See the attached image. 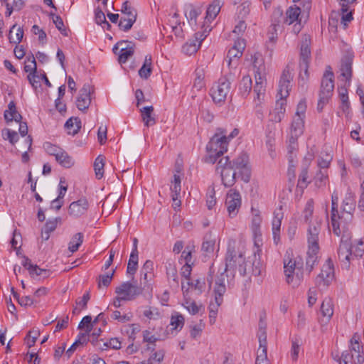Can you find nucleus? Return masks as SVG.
I'll list each match as a JSON object with an SVG mask.
<instances>
[{
  "label": "nucleus",
  "mask_w": 364,
  "mask_h": 364,
  "mask_svg": "<svg viewBox=\"0 0 364 364\" xmlns=\"http://www.w3.org/2000/svg\"><path fill=\"white\" fill-rule=\"evenodd\" d=\"M44 148L46 151V152L52 156H54L55 159H58V155L60 154V151L63 150L61 148L52 144L50 142H46L44 144Z\"/></svg>",
  "instance_id": "59"
},
{
  "label": "nucleus",
  "mask_w": 364,
  "mask_h": 364,
  "mask_svg": "<svg viewBox=\"0 0 364 364\" xmlns=\"http://www.w3.org/2000/svg\"><path fill=\"white\" fill-rule=\"evenodd\" d=\"M241 196L239 191L235 189H230L227 193L225 204L231 218L237 215L241 207Z\"/></svg>",
  "instance_id": "15"
},
{
  "label": "nucleus",
  "mask_w": 364,
  "mask_h": 364,
  "mask_svg": "<svg viewBox=\"0 0 364 364\" xmlns=\"http://www.w3.org/2000/svg\"><path fill=\"white\" fill-rule=\"evenodd\" d=\"M87 333H80L78 335L77 339L73 343V345L67 350L66 355L68 358L71 356V355L76 350L77 347L79 346H83L88 342V339L87 338Z\"/></svg>",
  "instance_id": "38"
},
{
  "label": "nucleus",
  "mask_w": 364,
  "mask_h": 364,
  "mask_svg": "<svg viewBox=\"0 0 364 364\" xmlns=\"http://www.w3.org/2000/svg\"><path fill=\"white\" fill-rule=\"evenodd\" d=\"M283 217L282 206L280 205L279 208L274 212V218L272 220V234L275 244H278L280 241V228Z\"/></svg>",
  "instance_id": "20"
},
{
  "label": "nucleus",
  "mask_w": 364,
  "mask_h": 364,
  "mask_svg": "<svg viewBox=\"0 0 364 364\" xmlns=\"http://www.w3.org/2000/svg\"><path fill=\"white\" fill-rule=\"evenodd\" d=\"M134 53V45L129 42L126 46H122L119 54V63H125Z\"/></svg>",
  "instance_id": "28"
},
{
  "label": "nucleus",
  "mask_w": 364,
  "mask_h": 364,
  "mask_svg": "<svg viewBox=\"0 0 364 364\" xmlns=\"http://www.w3.org/2000/svg\"><path fill=\"white\" fill-rule=\"evenodd\" d=\"M50 16H52L55 27L61 32L63 35L67 36L68 33L66 32V29L65 28L62 18L60 16H56L53 13L50 14Z\"/></svg>",
  "instance_id": "58"
},
{
  "label": "nucleus",
  "mask_w": 364,
  "mask_h": 364,
  "mask_svg": "<svg viewBox=\"0 0 364 364\" xmlns=\"http://www.w3.org/2000/svg\"><path fill=\"white\" fill-rule=\"evenodd\" d=\"M252 269L249 275H254L255 277L260 275L262 264L257 259L256 255H254V259L251 262Z\"/></svg>",
  "instance_id": "64"
},
{
  "label": "nucleus",
  "mask_w": 364,
  "mask_h": 364,
  "mask_svg": "<svg viewBox=\"0 0 364 364\" xmlns=\"http://www.w3.org/2000/svg\"><path fill=\"white\" fill-rule=\"evenodd\" d=\"M311 58L310 40L305 37L301 45L300 48V62L299 67L301 71L304 70L306 79L309 77V67Z\"/></svg>",
  "instance_id": "16"
},
{
  "label": "nucleus",
  "mask_w": 364,
  "mask_h": 364,
  "mask_svg": "<svg viewBox=\"0 0 364 364\" xmlns=\"http://www.w3.org/2000/svg\"><path fill=\"white\" fill-rule=\"evenodd\" d=\"M171 183H173V186L171 187L172 195L175 196V200H176L177 196H180V193L181 191V180L180 176L177 173H174L173 181Z\"/></svg>",
  "instance_id": "55"
},
{
  "label": "nucleus",
  "mask_w": 364,
  "mask_h": 364,
  "mask_svg": "<svg viewBox=\"0 0 364 364\" xmlns=\"http://www.w3.org/2000/svg\"><path fill=\"white\" fill-rule=\"evenodd\" d=\"M165 267L168 279H172V281L178 285V277L174 261L171 259H168L165 262Z\"/></svg>",
  "instance_id": "30"
},
{
  "label": "nucleus",
  "mask_w": 364,
  "mask_h": 364,
  "mask_svg": "<svg viewBox=\"0 0 364 364\" xmlns=\"http://www.w3.org/2000/svg\"><path fill=\"white\" fill-rule=\"evenodd\" d=\"M118 200L117 196L109 193L102 204V213L109 215L117 208Z\"/></svg>",
  "instance_id": "24"
},
{
  "label": "nucleus",
  "mask_w": 364,
  "mask_h": 364,
  "mask_svg": "<svg viewBox=\"0 0 364 364\" xmlns=\"http://www.w3.org/2000/svg\"><path fill=\"white\" fill-rule=\"evenodd\" d=\"M355 209V196L351 193H348L342 202L341 211L339 213L340 216L343 218L345 220H352L353 213Z\"/></svg>",
  "instance_id": "18"
},
{
  "label": "nucleus",
  "mask_w": 364,
  "mask_h": 364,
  "mask_svg": "<svg viewBox=\"0 0 364 364\" xmlns=\"http://www.w3.org/2000/svg\"><path fill=\"white\" fill-rule=\"evenodd\" d=\"M304 260L297 255L294 257L292 254L287 252L284 258V269L287 282L293 287L300 285L304 279Z\"/></svg>",
  "instance_id": "2"
},
{
  "label": "nucleus",
  "mask_w": 364,
  "mask_h": 364,
  "mask_svg": "<svg viewBox=\"0 0 364 364\" xmlns=\"http://www.w3.org/2000/svg\"><path fill=\"white\" fill-rule=\"evenodd\" d=\"M228 145L227 131L223 128H218L207 144V150L212 154L206 159L205 161L215 164L218 159L228 151Z\"/></svg>",
  "instance_id": "4"
},
{
  "label": "nucleus",
  "mask_w": 364,
  "mask_h": 364,
  "mask_svg": "<svg viewBox=\"0 0 364 364\" xmlns=\"http://www.w3.org/2000/svg\"><path fill=\"white\" fill-rule=\"evenodd\" d=\"M196 77L193 85V92L195 90L200 91L205 86L203 70L197 68L196 70Z\"/></svg>",
  "instance_id": "41"
},
{
  "label": "nucleus",
  "mask_w": 364,
  "mask_h": 364,
  "mask_svg": "<svg viewBox=\"0 0 364 364\" xmlns=\"http://www.w3.org/2000/svg\"><path fill=\"white\" fill-rule=\"evenodd\" d=\"M199 45H197L196 42L191 41L187 42L182 48L183 51L188 55H192L197 52L199 48Z\"/></svg>",
  "instance_id": "61"
},
{
  "label": "nucleus",
  "mask_w": 364,
  "mask_h": 364,
  "mask_svg": "<svg viewBox=\"0 0 364 364\" xmlns=\"http://www.w3.org/2000/svg\"><path fill=\"white\" fill-rule=\"evenodd\" d=\"M292 79L293 75L290 70L289 66L287 65L283 70L279 80L278 95L280 96V100H277L276 103L277 107H279V108L277 107L276 109L279 110L276 114H271L272 116L274 115V117L272 118V121L279 122L284 114V106L286 105L285 98L289 95V90H291L290 83Z\"/></svg>",
  "instance_id": "3"
},
{
  "label": "nucleus",
  "mask_w": 364,
  "mask_h": 364,
  "mask_svg": "<svg viewBox=\"0 0 364 364\" xmlns=\"http://www.w3.org/2000/svg\"><path fill=\"white\" fill-rule=\"evenodd\" d=\"M93 92V87L90 85H83L76 100V106L79 110L85 112L88 109L91 103V94Z\"/></svg>",
  "instance_id": "17"
},
{
  "label": "nucleus",
  "mask_w": 364,
  "mask_h": 364,
  "mask_svg": "<svg viewBox=\"0 0 364 364\" xmlns=\"http://www.w3.org/2000/svg\"><path fill=\"white\" fill-rule=\"evenodd\" d=\"M318 251H312L311 248L309 247L307 252V257L306 259V269L310 273L313 269L315 264L317 262L318 254Z\"/></svg>",
  "instance_id": "39"
},
{
  "label": "nucleus",
  "mask_w": 364,
  "mask_h": 364,
  "mask_svg": "<svg viewBox=\"0 0 364 364\" xmlns=\"http://www.w3.org/2000/svg\"><path fill=\"white\" fill-rule=\"evenodd\" d=\"M334 75L331 70V66H327L325 73L323 74L321 90L319 93V100L318 102V109H321L323 105L328 102L329 97L334 88Z\"/></svg>",
  "instance_id": "5"
},
{
  "label": "nucleus",
  "mask_w": 364,
  "mask_h": 364,
  "mask_svg": "<svg viewBox=\"0 0 364 364\" xmlns=\"http://www.w3.org/2000/svg\"><path fill=\"white\" fill-rule=\"evenodd\" d=\"M8 110L4 112V119L6 122H20L22 119V116L16 110V104L14 101H11L8 105Z\"/></svg>",
  "instance_id": "25"
},
{
  "label": "nucleus",
  "mask_w": 364,
  "mask_h": 364,
  "mask_svg": "<svg viewBox=\"0 0 364 364\" xmlns=\"http://www.w3.org/2000/svg\"><path fill=\"white\" fill-rule=\"evenodd\" d=\"M220 11V0H214L213 3L207 9L205 19L208 21L213 20L219 14Z\"/></svg>",
  "instance_id": "35"
},
{
  "label": "nucleus",
  "mask_w": 364,
  "mask_h": 364,
  "mask_svg": "<svg viewBox=\"0 0 364 364\" xmlns=\"http://www.w3.org/2000/svg\"><path fill=\"white\" fill-rule=\"evenodd\" d=\"M60 218H56L54 220L46 222L41 231V237L43 240H48L49 239L50 233L55 230L58 222L60 221Z\"/></svg>",
  "instance_id": "33"
},
{
  "label": "nucleus",
  "mask_w": 364,
  "mask_h": 364,
  "mask_svg": "<svg viewBox=\"0 0 364 364\" xmlns=\"http://www.w3.org/2000/svg\"><path fill=\"white\" fill-rule=\"evenodd\" d=\"M140 111L145 126L149 127L156 124L155 118L151 116L154 112V107L152 106L144 107L141 109Z\"/></svg>",
  "instance_id": "32"
},
{
  "label": "nucleus",
  "mask_w": 364,
  "mask_h": 364,
  "mask_svg": "<svg viewBox=\"0 0 364 364\" xmlns=\"http://www.w3.org/2000/svg\"><path fill=\"white\" fill-rule=\"evenodd\" d=\"M2 136L4 139H8L13 145L18 140V133L9 129H3Z\"/></svg>",
  "instance_id": "56"
},
{
  "label": "nucleus",
  "mask_w": 364,
  "mask_h": 364,
  "mask_svg": "<svg viewBox=\"0 0 364 364\" xmlns=\"http://www.w3.org/2000/svg\"><path fill=\"white\" fill-rule=\"evenodd\" d=\"M223 278H218L215 282V287L214 288L215 300L217 306H220L223 302V296L226 291L225 284L224 283L223 274H221Z\"/></svg>",
  "instance_id": "23"
},
{
  "label": "nucleus",
  "mask_w": 364,
  "mask_h": 364,
  "mask_svg": "<svg viewBox=\"0 0 364 364\" xmlns=\"http://www.w3.org/2000/svg\"><path fill=\"white\" fill-rule=\"evenodd\" d=\"M215 239L211 234H207L203 238L201 250L206 254H210L214 251Z\"/></svg>",
  "instance_id": "37"
},
{
  "label": "nucleus",
  "mask_w": 364,
  "mask_h": 364,
  "mask_svg": "<svg viewBox=\"0 0 364 364\" xmlns=\"http://www.w3.org/2000/svg\"><path fill=\"white\" fill-rule=\"evenodd\" d=\"M95 21L97 24L107 26V29H109L111 25L107 22L105 18V14L102 12L101 9H97L95 11Z\"/></svg>",
  "instance_id": "63"
},
{
  "label": "nucleus",
  "mask_w": 364,
  "mask_h": 364,
  "mask_svg": "<svg viewBox=\"0 0 364 364\" xmlns=\"http://www.w3.org/2000/svg\"><path fill=\"white\" fill-rule=\"evenodd\" d=\"M89 208V203L85 198H81L77 201L71 203L69 205V214L73 217H80L84 215Z\"/></svg>",
  "instance_id": "19"
},
{
  "label": "nucleus",
  "mask_w": 364,
  "mask_h": 364,
  "mask_svg": "<svg viewBox=\"0 0 364 364\" xmlns=\"http://www.w3.org/2000/svg\"><path fill=\"white\" fill-rule=\"evenodd\" d=\"M322 316L329 321L333 314V304L331 299H325L321 306Z\"/></svg>",
  "instance_id": "36"
},
{
  "label": "nucleus",
  "mask_w": 364,
  "mask_h": 364,
  "mask_svg": "<svg viewBox=\"0 0 364 364\" xmlns=\"http://www.w3.org/2000/svg\"><path fill=\"white\" fill-rule=\"evenodd\" d=\"M32 269H30V274L33 277L42 276L43 278H47L50 276V271L46 269H41L38 265L31 266Z\"/></svg>",
  "instance_id": "57"
},
{
  "label": "nucleus",
  "mask_w": 364,
  "mask_h": 364,
  "mask_svg": "<svg viewBox=\"0 0 364 364\" xmlns=\"http://www.w3.org/2000/svg\"><path fill=\"white\" fill-rule=\"evenodd\" d=\"M93 322H92V317L90 316H85L82 318V321L78 325L79 329H85L87 336H89L93 328Z\"/></svg>",
  "instance_id": "52"
},
{
  "label": "nucleus",
  "mask_w": 364,
  "mask_h": 364,
  "mask_svg": "<svg viewBox=\"0 0 364 364\" xmlns=\"http://www.w3.org/2000/svg\"><path fill=\"white\" fill-rule=\"evenodd\" d=\"M321 229V220L315 218L309 223L307 230L308 247L311 248L312 251H318L319 234Z\"/></svg>",
  "instance_id": "11"
},
{
  "label": "nucleus",
  "mask_w": 364,
  "mask_h": 364,
  "mask_svg": "<svg viewBox=\"0 0 364 364\" xmlns=\"http://www.w3.org/2000/svg\"><path fill=\"white\" fill-rule=\"evenodd\" d=\"M83 242V234L77 232L75 234L69 242L68 250L72 253L76 252Z\"/></svg>",
  "instance_id": "43"
},
{
  "label": "nucleus",
  "mask_w": 364,
  "mask_h": 364,
  "mask_svg": "<svg viewBox=\"0 0 364 364\" xmlns=\"http://www.w3.org/2000/svg\"><path fill=\"white\" fill-rule=\"evenodd\" d=\"M122 12L124 15L122 16L119 22V27L120 30L128 31L132 27L134 23L136 20L137 13L136 11L128 4V1L124 2L122 6Z\"/></svg>",
  "instance_id": "12"
},
{
  "label": "nucleus",
  "mask_w": 364,
  "mask_h": 364,
  "mask_svg": "<svg viewBox=\"0 0 364 364\" xmlns=\"http://www.w3.org/2000/svg\"><path fill=\"white\" fill-rule=\"evenodd\" d=\"M315 185L321 188L326 185L328 181L327 171L325 169H321L316 173L314 178Z\"/></svg>",
  "instance_id": "49"
},
{
  "label": "nucleus",
  "mask_w": 364,
  "mask_h": 364,
  "mask_svg": "<svg viewBox=\"0 0 364 364\" xmlns=\"http://www.w3.org/2000/svg\"><path fill=\"white\" fill-rule=\"evenodd\" d=\"M193 252H195V245L193 244L187 245L181 254V258L184 259L185 264H193L192 260Z\"/></svg>",
  "instance_id": "47"
},
{
  "label": "nucleus",
  "mask_w": 364,
  "mask_h": 364,
  "mask_svg": "<svg viewBox=\"0 0 364 364\" xmlns=\"http://www.w3.org/2000/svg\"><path fill=\"white\" fill-rule=\"evenodd\" d=\"M216 170L220 173L222 183L225 187H232L235 183L236 171L232 166L228 156L218 161Z\"/></svg>",
  "instance_id": "7"
},
{
  "label": "nucleus",
  "mask_w": 364,
  "mask_h": 364,
  "mask_svg": "<svg viewBox=\"0 0 364 364\" xmlns=\"http://www.w3.org/2000/svg\"><path fill=\"white\" fill-rule=\"evenodd\" d=\"M301 341L299 338H294L291 340V348L290 351V355L291 360L294 362H296L298 360L299 353L300 350V347L301 346Z\"/></svg>",
  "instance_id": "48"
},
{
  "label": "nucleus",
  "mask_w": 364,
  "mask_h": 364,
  "mask_svg": "<svg viewBox=\"0 0 364 364\" xmlns=\"http://www.w3.org/2000/svg\"><path fill=\"white\" fill-rule=\"evenodd\" d=\"M185 318L184 316L178 313H176L175 315H172L171 317L170 325L173 326V329L181 330L184 325Z\"/></svg>",
  "instance_id": "50"
},
{
  "label": "nucleus",
  "mask_w": 364,
  "mask_h": 364,
  "mask_svg": "<svg viewBox=\"0 0 364 364\" xmlns=\"http://www.w3.org/2000/svg\"><path fill=\"white\" fill-rule=\"evenodd\" d=\"M138 267V254L131 252L129 259L127 264V273L134 275Z\"/></svg>",
  "instance_id": "46"
},
{
  "label": "nucleus",
  "mask_w": 364,
  "mask_h": 364,
  "mask_svg": "<svg viewBox=\"0 0 364 364\" xmlns=\"http://www.w3.org/2000/svg\"><path fill=\"white\" fill-rule=\"evenodd\" d=\"M334 278V268L331 259L328 258L323 266L321 273L316 278L318 287H328Z\"/></svg>",
  "instance_id": "13"
},
{
  "label": "nucleus",
  "mask_w": 364,
  "mask_h": 364,
  "mask_svg": "<svg viewBox=\"0 0 364 364\" xmlns=\"http://www.w3.org/2000/svg\"><path fill=\"white\" fill-rule=\"evenodd\" d=\"M232 163L234 170L238 171L241 179L247 183L250 180L251 169L249 166V157L245 153H241Z\"/></svg>",
  "instance_id": "10"
},
{
  "label": "nucleus",
  "mask_w": 364,
  "mask_h": 364,
  "mask_svg": "<svg viewBox=\"0 0 364 364\" xmlns=\"http://www.w3.org/2000/svg\"><path fill=\"white\" fill-rule=\"evenodd\" d=\"M252 81L249 75H245L239 82L238 89L240 95L246 97L252 90Z\"/></svg>",
  "instance_id": "26"
},
{
  "label": "nucleus",
  "mask_w": 364,
  "mask_h": 364,
  "mask_svg": "<svg viewBox=\"0 0 364 364\" xmlns=\"http://www.w3.org/2000/svg\"><path fill=\"white\" fill-rule=\"evenodd\" d=\"M308 169L307 168H304L301 170L299 179L297 186L301 188H305L308 183H309L308 181Z\"/></svg>",
  "instance_id": "62"
},
{
  "label": "nucleus",
  "mask_w": 364,
  "mask_h": 364,
  "mask_svg": "<svg viewBox=\"0 0 364 364\" xmlns=\"http://www.w3.org/2000/svg\"><path fill=\"white\" fill-rule=\"evenodd\" d=\"M335 221L333 220L332 215H331V227L333 233L337 237H341L340 245L338 248V257H341L343 261H346L348 257V248L349 240L352 239V233L349 230L348 224L352 220H345L340 214L335 215Z\"/></svg>",
  "instance_id": "1"
},
{
  "label": "nucleus",
  "mask_w": 364,
  "mask_h": 364,
  "mask_svg": "<svg viewBox=\"0 0 364 364\" xmlns=\"http://www.w3.org/2000/svg\"><path fill=\"white\" fill-rule=\"evenodd\" d=\"M105 156L99 155L95 160L94 169L97 178L100 179L104 175Z\"/></svg>",
  "instance_id": "40"
},
{
  "label": "nucleus",
  "mask_w": 364,
  "mask_h": 364,
  "mask_svg": "<svg viewBox=\"0 0 364 364\" xmlns=\"http://www.w3.org/2000/svg\"><path fill=\"white\" fill-rule=\"evenodd\" d=\"M113 279V273L100 274L98 277V288H101L102 286L107 287Z\"/></svg>",
  "instance_id": "60"
},
{
  "label": "nucleus",
  "mask_w": 364,
  "mask_h": 364,
  "mask_svg": "<svg viewBox=\"0 0 364 364\" xmlns=\"http://www.w3.org/2000/svg\"><path fill=\"white\" fill-rule=\"evenodd\" d=\"M352 64L353 59L348 55L343 57L341 60L340 68L341 75L344 77L348 83L351 80L353 74Z\"/></svg>",
  "instance_id": "22"
},
{
  "label": "nucleus",
  "mask_w": 364,
  "mask_h": 364,
  "mask_svg": "<svg viewBox=\"0 0 364 364\" xmlns=\"http://www.w3.org/2000/svg\"><path fill=\"white\" fill-rule=\"evenodd\" d=\"M301 14V9L297 6H291L286 11V16L284 22L288 25H291L299 21V16Z\"/></svg>",
  "instance_id": "27"
},
{
  "label": "nucleus",
  "mask_w": 364,
  "mask_h": 364,
  "mask_svg": "<svg viewBox=\"0 0 364 364\" xmlns=\"http://www.w3.org/2000/svg\"><path fill=\"white\" fill-rule=\"evenodd\" d=\"M259 348L255 364H270L267 358V323L260 318L257 331Z\"/></svg>",
  "instance_id": "6"
},
{
  "label": "nucleus",
  "mask_w": 364,
  "mask_h": 364,
  "mask_svg": "<svg viewBox=\"0 0 364 364\" xmlns=\"http://www.w3.org/2000/svg\"><path fill=\"white\" fill-rule=\"evenodd\" d=\"M244 263V257L242 253L238 255H236L235 251L228 249L225 257V271L235 270L237 269L239 263Z\"/></svg>",
  "instance_id": "21"
},
{
  "label": "nucleus",
  "mask_w": 364,
  "mask_h": 364,
  "mask_svg": "<svg viewBox=\"0 0 364 364\" xmlns=\"http://www.w3.org/2000/svg\"><path fill=\"white\" fill-rule=\"evenodd\" d=\"M360 337L358 333H355L350 340V350L357 353H363L362 346H360Z\"/></svg>",
  "instance_id": "53"
},
{
  "label": "nucleus",
  "mask_w": 364,
  "mask_h": 364,
  "mask_svg": "<svg viewBox=\"0 0 364 364\" xmlns=\"http://www.w3.org/2000/svg\"><path fill=\"white\" fill-rule=\"evenodd\" d=\"M58 156H58V159L55 160L63 167L70 168L74 165V160L73 158L63 149L60 151Z\"/></svg>",
  "instance_id": "42"
},
{
  "label": "nucleus",
  "mask_w": 364,
  "mask_h": 364,
  "mask_svg": "<svg viewBox=\"0 0 364 364\" xmlns=\"http://www.w3.org/2000/svg\"><path fill=\"white\" fill-rule=\"evenodd\" d=\"M165 351L159 350L154 352L147 360L141 362V364H161L164 360Z\"/></svg>",
  "instance_id": "45"
},
{
  "label": "nucleus",
  "mask_w": 364,
  "mask_h": 364,
  "mask_svg": "<svg viewBox=\"0 0 364 364\" xmlns=\"http://www.w3.org/2000/svg\"><path fill=\"white\" fill-rule=\"evenodd\" d=\"M144 289L137 284H134L129 282L122 283L115 289V293L121 295L124 301H132L137 296L142 294Z\"/></svg>",
  "instance_id": "9"
},
{
  "label": "nucleus",
  "mask_w": 364,
  "mask_h": 364,
  "mask_svg": "<svg viewBox=\"0 0 364 364\" xmlns=\"http://www.w3.org/2000/svg\"><path fill=\"white\" fill-rule=\"evenodd\" d=\"M338 95L342 103L341 108L344 112H346L350 108L347 88L346 87H339Z\"/></svg>",
  "instance_id": "44"
},
{
  "label": "nucleus",
  "mask_w": 364,
  "mask_h": 364,
  "mask_svg": "<svg viewBox=\"0 0 364 364\" xmlns=\"http://www.w3.org/2000/svg\"><path fill=\"white\" fill-rule=\"evenodd\" d=\"M69 134L75 135L81 129V121L78 117H70L65 124Z\"/></svg>",
  "instance_id": "29"
},
{
  "label": "nucleus",
  "mask_w": 364,
  "mask_h": 364,
  "mask_svg": "<svg viewBox=\"0 0 364 364\" xmlns=\"http://www.w3.org/2000/svg\"><path fill=\"white\" fill-rule=\"evenodd\" d=\"M348 257L346 259V263L341 257H338L343 268L349 269L350 263L355 259L361 257L364 254V242L359 240L356 246H353L351 240H349L348 248Z\"/></svg>",
  "instance_id": "14"
},
{
  "label": "nucleus",
  "mask_w": 364,
  "mask_h": 364,
  "mask_svg": "<svg viewBox=\"0 0 364 364\" xmlns=\"http://www.w3.org/2000/svg\"><path fill=\"white\" fill-rule=\"evenodd\" d=\"M230 84L226 77H222L213 85L210 90V95L215 103L225 100L230 90Z\"/></svg>",
  "instance_id": "8"
},
{
  "label": "nucleus",
  "mask_w": 364,
  "mask_h": 364,
  "mask_svg": "<svg viewBox=\"0 0 364 364\" xmlns=\"http://www.w3.org/2000/svg\"><path fill=\"white\" fill-rule=\"evenodd\" d=\"M16 24L13 25L9 31V39L11 43L18 44L22 41V38L23 37V30L21 27L18 28L15 37L11 36V33L16 28Z\"/></svg>",
  "instance_id": "51"
},
{
  "label": "nucleus",
  "mask_w": 364,
  "mask_h": 364,
  "mask_svg": "<svg viewBox=\"0 0 364 364\" xmlns=\"http://www.w3.org/2000/svg\"><path fill=\"white\" fill-rule=\"evenodd\" d=\"M304 120L303 117H294L291 122L290 132L295 136H301L304 132Z\"/></svg>",
  "instance_id": "34"
},
{
  "label": "nucleus",
  "mask_w": 364,
  "mask_h": 364,
  "mask_svg": "<svg viewBox=\"0 0 364 364\" xmlns=\"http://www.w3.org/2000/svg\"><path fill=\"white\" fill-rule=\"evenodd\" d=\"M152 58L151 55H147L145 56V60L143 65L139 70V76L143 79H148L152 72Z\"/></svg>",
  "instance_id": "31"
},
{
  "label": "nucleus",
  "mask_w": 364,
  "mask_h": 364,
  "mask_svg": "<svg viewBox=\"0 0 364 364\" xmlns=\"http://www.w3.org/2000/svg\"><path fill=\"white\" fill-rule=\"evenodd\" d=\"M27 60L31 62V64L25 65L24 71L28 73V75L37 73V64L33 54L31 53L30 55H28Z\"/></svg>",
  "instance_id": "54"
}]
</instances>
